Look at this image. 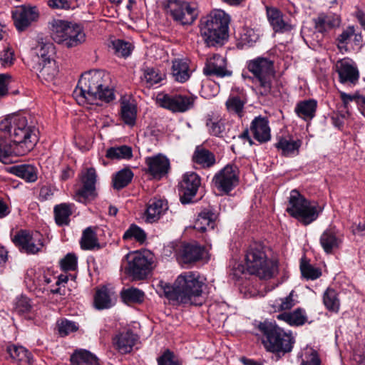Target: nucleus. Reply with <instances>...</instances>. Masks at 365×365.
<instances>
[{"mask_svg":"<svg viewBox=\"0 0 365 365\" xmlns=\"http://www.w3.org/2000/svg\"><path fill=\"white\" fill-rule=\"evenodd\" d=\"M38 130L29 125L26 117L14 114L0 122V161L10 162L11 157L27 154L38 140Z\"/></svg>","mask_w":365,"mask_h":365,"instance_id":"nucleus-1","label":"nucleus"},{"mask_svg":"<svg viewBox=\"0 0 365 365\" xmlns=\"http://www.w3.org/2000/svg\"><path fill=\"white\" fill-rule=\"evenodd\" d=\"M206 284L199 273L185 272L181 273L173 284H166L163 287L165 297L170 301L183 305H201Z\"/></svg>","mask_w":365,"mask_h":365,"instance_id":"nucleus-2","label":"nucleus"},{"mask_svg":"<svg viewBox=\"0 0 365 365\" xmlns=\"http://www.w3.org/2000/svg\"><path fill=\"white\" fill-rule=\"evenodd\" d=\"M103 72L89 71L81 75L74 93L81 101L98 105V101L110 103L115 99L113 91L103 83Z\"/></svg>","mask_w":365,"mask_h":365,"instance_id":"nucleus-3","label":"nucleus"},{"mask_svg":"<svg viewBox=\"0 0 365 365\" xmlns=\"http://www.w3.org/2000/svg\"><path fill=\"white\" fill-rule=\"evenodd\" d=\"M230 16L222 9H213L200 19L201 36L208 47L221 46L228 38Z\"/></svg>","mask_w":365,"mask_h":365,"instance_id":"nucleus-4","label":"nucleus"},{"mask_svg":"<svg viewBox=\"0 0 365 365\" xmlns=\"http://www.w3.org/2000/svg\"><path fill=\"white\" fill-rule=\"evenodd\" d=\"M257 329L262 335V344L267 351L281 358L292 351L294 337L291 333L285 332L275 322L264 320L259 323Z\"/></svg>","mask_w":365,"mask_h":365,"instance_id":"nucleus-5","label":"nucleus"},{"mask_svg":"<svg viewBox=\"0 0 365 365\" xmlns=\"http://www.w3.org/2000/svg\"><path fill=\"white\" fill-rule=\"evenodd\" d=\"M245 263L247 271L260 278L271 279L278 272V261L269 259L260 244L254 243L249 247Z\"/></svg>","mask_w":365,"mask_h":365,"instance_id":"nucleus-6","label":"nucleus"},{"mask_svg":"<svg viewBox=\"0 0 365 365\" xmlns=\"http://www.w3.org/2000/svg\"><path fill=\"white\" fill-rule=\"evenodd\" d=\"M286 212L303 225L307 226L317 220L322 212L317 202L307 199L297 190L290 192Z\"/></svg>","mask_w":365,"mask_h":365,"instance_id":"nucleus-7","label":"nucleus"},{"mask_svg":"<svg viewBox=\"0 0 365 365\" xmlns=\"http://www.w3.org/2000/svg\"><path fill=\"white\" fill-rule=\"evenodd\" d=\"M247 68L259 82V94L279 96V91L272 89V78L274 76V61L265 57H257L247 62Z\"/></svg>","mask_w":365,"mask_h":365,"instance_id":"nucleus-8","label":"nucleus"},{"mask_svg":"<svg viewBox=\"0 0 365 365\" xmlns=\"http://www.w3.org/2000/svg\"><path fill=\"white\" fill-rule=\"evenodd\" d=\"M125 273L134 280L145 279L153 269V255L148 250L137 251L127 256Z\"/></svg>","mask_w":365,"mask_h":365,"instance_id":"nucleus-9","label":"nucleus"},{"mask_svg":"<svg viewBox=\"0 0 365 365\" xmlns=\"http://www.w3.org/2000/svg\"><path fill=\"white\" fill-rule=\"evenodd\" d=\"M167 14L182 25L192 24L198 16L195 4L180 0H167L164 6Z\"/></svg>","mask_w":365,"mask_h":365,"instance_id":"nucleus-10","label":"nucleus"},{"mask_svg":"<svg viewBox=\"0 0 365 365\" xmlns=\"http://www.w3.org/2000/svg\"><path fill=\"white\" fill-rule=\"evenodd\" d=\"M197 96L189 91L164 94L159 98L160 106L173 113H185L194 108Z\"/></svg>","mask_w":365,"mask_h":365,"instance_id":"nucleus-11","label":"nucleus"},{"mask_svg":"<svg viewBox=\"0 0 365 365\" xmlns=\"http://www.w3.org/2000/svg\"><path fill=\"white\" fill-rule=\"evenodd\" d=\"M12 242L19 251L27 255H36L44 246V239L39 232L20 230L12 237Z\"/></svg>","mask_w":365,"mask_h":365,"instance_id":"nucleus-12","label":"nucleus"},{"mask_svg":"<svg viewBox=\"0 0 365 365\" xmlns=\"http://www.w3.org/2000/svg\"><path fill=\"white\" fill-rule=\"evenodd\" d=\"M239 173L236 165L227 164L214 175L212 182L218 191L228 195L239 183Z\"/></svg>","mask_w":365,"mask_h":365,"instance_id":"nucleus-13","label":"nucleus"},{"mask_svg":"<svg viewBox=\"0 0 365 365\" xmlns=\"http://www.w3.org/2000/svg\"><path fill=\"white\" fill-rule=\"evenodd\" d=\"M201 185V178L195 172H187L183 174L178 185L180 201L182 205L195 202V197Z\"/></svg>","mask_w":365,"mask_h":365,"instance_id":"nucleus-14","label":"nucleus"},{"mask_svg":"<svg viewBox=\"0 0 365 365\" xmlns=\"http://www.w3.org/2000/svg\"><path fill=\"white\" fill-rule=\"evenodd\" d=\"M39 12L36 6L22 5L12 11L14 24L19 32L26 31L33 22L37 21Z\"/></svg>","mask_w":365,"mask_h":365,"instance_id":"nucleus-15","label":"nucleus"},{"mask_svg":"<svg viewBox=\"0 0 365 365\" xmlns=\"http://www.w3.org/2000/svg\"><path fill=\"white\" fill-rule=\"evenodd\" d=\"M205 247L197 242L182 243L177 250L178 260L182 264H193L201 260Z\"/></svg>","mask_w":365,"mask_h":365,"instance_id":"nucleus-16","label":"nucleus"},{"mask_svg":"<svg viewBox=\"0 0 365 365\" xmlns=\"http://www.w3.org/2000/svg\"><path fill=\"white\" fill-rule=\"evenodd\" d=\"M145 162L148 166L146 173L155 179H160L165 176L170 168L169 159L162 154L147 157Z\"/></svg>","mask_w":365,"mask_h":365,"instance_id":"nucleus-17","label":"nucleus"},{"mask_svg":"<svg viewBox=\"0 0 365 365\" xmlns=\"http://www.w3.org/2000/svg\"><path fill=\"white\" fill-rule=\"evenodd\" d=\"M335 71L338 73L341 83L355 86L358 83L359 71L349 60L338 61L335 65Z\"/></svg>","mask_w":365,"mask_h":365,"instance_id":"nucleus-18","label":"nucleus"},{"mask_svg":"<svg viewBox=\"0 0 365 365\" xmlns=\"http://www.w3.org/2000/svg\"><path fill=\"white\" fill-rule=\"evenodd\" d=\"M138 339L131 329L119 331L113 338V346L120 354H126L132 351Z\"/></svg>","mask_w":365,"mask_h":365,"instance_id":"nucleus-19","label":"nucleus"},{"mask_svg":"<svg viewBox=\"0 0 365 365\" xmlns=\"http://www.w3.org/2000/svg\"><path fill=\"white\" fill-rule=\"evenodd\" d=\"M266 14L268 22L275 33L283 34L293 29V26L284 19V14L279 9L267 7Z\"/></svg>","mask_w":365,"mask_h":365,"instance_id":"nucleus-20","label":"nucleus"},{"mask_svg":"<svg viewBox=\"0 0 365 365\" xmlns=\"http://www.w3.org/2000/svg\"><path fill=\"white\" fill-rule=\"evenodd\" d=\"M250 130L254 138L259 143H264L271 139V130L266 117H255L250 125Z\"/></svg>","mask_w":365,"mask_h":365,"instance_id":"nucleus-21","label":"nucleus"},{"mask_svg":"<svg viewBox=\"0 0 365 365\" xmlns=\"http://www.w3.org/2000/svg\"><path fill=\"white\" fill-rule=\"evenodd\" d=\"M168 209L167 201L157 198L150 199L144 213L145 222L147 223L158 222Z\"/></svg>","mask_w":365,"mask_h":365,"instance_id":"nucleus-22","label":"nucleus"},{"mask_svg":"<svg viewBox=\"0 0 365 365\" xmlns=\"http://www.w3.org/2000/svg\"><path fill=\"white\" fill-rule=\"evenodd\" d=\"M301 140H296L291 138H287L283 136L278 137L277 142L274 144V148L281 152V155L287 158H292L297 155L299 148L302 146Z\"/></svg>","mask_w":365,"mask_h":365,"instance_id":"nucleus-23","label":"nucleus"},{"mask_svg":"<svg viewBox=\"0 0 365 365\" xmlns=\"http://www.w3.org/2000/svg\"><path fill=\"white\" fill-rule=\"evenodd\" d=\"M319 242L325 253L331 254L334 250L339 248L341 240L334 227H329L321 235Z\"/></svg>","mask_w":365,"mask_h":365,"instance_id":"nucleus-24","label":"nucleus"},{"mask_svg":"<svg viewBox=\"0 0 365 365\" xmlns=\"http://www.w3.org/2000/svg\"><path fill=\"white\" fill-rule=\"evenodd\" d=\"M73 24L68 21L53 19L49 22L52 39L58 44L63 43L67 31L70 30Z\"/></svg>","mask_w":365,"mask_h":365,"instance_id":"nucleus-25","label":"nucleus"},{"mask_svg":"<svg viewBox=\"0 0 365 365\" xmlns=\"http://www.w3.org/2000/svg\"><path fill=\"white\" fill-rule=\"evenodd\" d=\"M215 61H220L222 63L225 62V59L220 55H214L212 58L207 61L203 68V73L205 76H215L217 77L223 78L232 75V71L227 70L225 65H218Z\"/></svg>","mask_w":365,"mask_h":365,"instance_id":"nucleus-26","label":"nucleus"},{"mask_svg":"<svg viewBox=\"0 0 365 365\" xmlns=\"http://www.w3.org/2000/svg\"><path fill=\"white\" fill-rule=\"evenodd\" d=\"M317 108V100L309 98L297 102L294 108V112L299 118L307 121L315 117Z\"/></svg>","mask_w":365,"mask_h":365,"instance_id":"nucleus-27","label":"nucleus"},{"mask_svg":"<svg viewBox=\"0 0 365 365\" xmlns=\"http://www.w3.org/2000/svg\"><path fill=\"white\" fill-rule=\"evenodd\" d=\"M217 218V215L215 212L212 209L205 208L198 214L194 228L200 232H205L207 228L213 230Z\"/></svg>","mask_w":365,"mask_h":365,"instance_id":"nucleus-28","label":"nucleus"},{"mask_svg":"<svg viewBox=\"0 0 365 365\" xmlns=\"http://www.w3.org/2000/svg\"><path fill=\"white\" fill-rule=\"evenodd\" d=\"M74 207V204L66 202L54 206V219L58 226L63 227L69 225L71 221L70 217L73 214V209Z\"/></svg>","mask_w":365,"mask_h":365,"instance_id":"nucleus-29","label":"nucleus"},{"mask_svg":"<svg viewBox=\"0 0 365 365\" xmlns=\"http://www.w3.org/2000/svg\"><path fill=\"white\" fill-rule=\"evenodd\" d=\"M172 76L175 81L186 82L191 76L189 63L186 59H175L173 61Z\"/></svg>","mask_w":365,"mask_h":365,"instance_id":"nucleus-30","label":"nucleus"},{"mask_svg":"<svg viewBox=\"0 0 365 365\" xmlns=\"http://www.w3.org/2000/svg\"><path fill=\"white\" fill-rule=\"evenodd\" d=\"M93 306L97 310L108 309L113 306L110 290L106 285L96 289L93 297Z\"/></svg>","mask_w":365,"mask_h":365,"instance_id":"nucleus-31","label":"nucleus"},{"mask_svg":"<svg viewBox=\"0 0 365 365\" xmlns=\"http://www.w3.org/2000/svg\"><path fill=\"white\" fill-rule=\"evenodd\" d=\"M6 351L9 356L14 361L28 364L32 363V354L22 346L11 344L6 346Z\"/></svg>","mask_w":365,"mask_h":365,"instance_id":"nucleus-32","label":"nucleus"},{"mask_svg":"<svg viewBox=\"0 0 365 365\" xmlns=\"http://www.w3.org/2000/svg\"><path fill=\"white\" fill-rule=\"evenodd\" d=\"M85 40L86 34L83 27L80 24L74 23L70 30L67 31L65 41L62 43L65 44L68 48H71L80 45Z\"/></svg>","mask_w":365,"mask_h":365,"instance_id":"nucleus-33","label":"nucleus"},{"mask_svg":"<svg viewBox=\"0 0 365 365\" xmlns=\"http://www.w3.org/2000/svg\"><path fill=\"white\" fill-rule=\"evenodd\" d=\"M10 173L28 182H34L38 178L36 168L29 164L14 165L10 168Z\"/></svg>","mask_w":365,"mask_h":365,"instance_id":"nucleus-34","label":"nucleus"},{"mask_svg":"<svg viewBox=\"0 0 365 365\" xmlns=\"http://www.w3.org/2000/svg\"><path fill=\"white\" fill-rule=\"evenodd\" d=\"M134 174L129 168H125L116 172L112 176V185L114 190H120L127 187L132 181Z\"/></svg>","mask_w":365,"mask_h":365,"instance_id":"nucleus-35","label":"nucleus"},{"mask_svg":"<svg viewBox=\"0 0 365 365\" xmlns=\"http://www.w3.org/2000/svg\"><path fill=\"white\" fill-rule=\"evenodd\" d=\"M120 298L128 305L131 304H140L145 301V294L143 291L132 287L123 289L120 292Z\"/></svg>","mask_w":365,"mask_h":365,"instance_id":"nucleus-36","label":"nucleus"},{"mask_svg":"<svg viewBox=\"0 0 365 365\" xmlns=\"http://www.w3.org/2000/svg\"><path fill=\"white\" fill-rule=\"evenodd\" d=\"M192 160L203 168H210L215 163V157L209 150L197 147L192 156Z\"/></svg>","mask_w":365,"mask_h":365,"instance_id":"nucleus-37","label":"nucleus"},{"mask_svg":"<svg viewBox=\"0 0 365 365\" xmlns=\"http://www.w3.org/2000/svg\"><path fill=\"white\" fill-rule=\"evenodd\" d=\"M277 319L284 320L290 326H302L307 321L303 309L297 308L293 312H284L277 316Z\"/></svg>","mask_w":365,"mask_h":365,"instance_id":"nucleus-38","label":"nucleus"},{"mask_svg":"<svg viewBox=\"0 0 365 365\" xmlns=\"http://www.w3.org/2000/svg\"><path fill=\"white\" fill-rule=\"evenodd\" d=\"M80 245L81 249L84 250H99L101 248L96 234L91 227H88L83 231Z\"/></svg>","mask_w":365,"mask_h":365,"instance_id":"nucleus-39","label":"nucleus"},{"mask_svg":"<svg viewBox=\"0 0 365 365\" xmlns=\"http://www.w3.org/2000/svg\"><path fill=\"white\" fill-rule=\"evenodd\" d=\"M70 361L72 365H100L96 356L87 350L76 352Z\"/></svg>","mask_w":365,"mask_h":365,"instance_id":"nucleus-40","label":"nucleus"},{"mask_svg":"<svg viewBox=\"0 0 365 365\" xmlns=\"http://www.w3.org/2000/svg\"><path fill=\"white\" fill-rule=\"evenodd\" d=\"M106 157L110 160H130L133 158V150L126 145L110 147L107 149Z\"/></svg>","mask_w":365,"mask_h":365,"instance_id":"nucleus-41","label":"nucleus"},{"mask_svg":"<svg viewBox=\"0 0 365 365\" xmlns=\"http://www.w3.org/2000/svg\"><path fill=\"white\" fill-rule=\"evenodd\" d=\"M120 117L125 124L133 126L136 123V106L130 102L123 101L120 107Z\"/></svg>","mask_w":365,"mask_h":365,"instance_id":"nucleus-42","label":"nucleus"},{"mask_svg":"<svg viewBox=\"0 0 365 365\" xmlns=\"http://www.w3.org/2000/svg\"><path fill=\"white\" fill-rule=\"evenodd\" d=\"M32 305L29 298L24 295L16 297L14 304V312L19 316L24 317L26 319H32L31 316Z\"/></svg>","mask_w":365,"mask_h":365,"instance_id":"nucleus-43","label":"nucleus"},{"mask_svg":"<svg viewBox=\"0 0 365 365\" xmlns=\"http://www.w3.org/2000/svg\"><path fill=\"white\" fill-rule=\"evenodd\" d=\"M122 239L124 241L135 240L136 242L142 245L147 239V234L141 227L133 223L124 232Z\"/></svg>","mask_w":365,"mask_h":365,"instance_id":"nucleus-44","label":"nucleus"},{"mask_svg":"<svg viewBox=\"0 0 365 365\" xmlns=\"http://www.w3.org/2000/svg\"><path fill=\"white\" fill-rule=\"evenodd\" d=\"M40 77H42L47 81H52L58 73V69L56 66L55 60H48L45 62H38V68Z\"/></svg>","mask_w":365,"mask_h":365,"instance_id":"nucleus-45","label":"nucleus"},{"mask_svg":"<svg viewBox=\"0 0 365 365\" xmlns=\"http://www.w3.org/2000/svg\"><path fill=\"white\" fill-rule=\"evenodd\" d=\"M299 268L302 277L307 280H315L322 276L321 269L314 267L304 258L301 259Z\"/></svg>","mask_w":365,"mask_h":365,"instance_id":"nucleus-46","label":"nucleus"},{"mask_svg":"<svg viewBox=\"0 0 365 365\" xmlns=\"http://www.w3.org/2000/svg\"><path fill=\"white\" fill-rule=\"evenodd\" d=\"M206 126L208 128V133L213 136L222 138V133L225 130V123L222 119L208 116L206 119Z\"/></svg>","mask_w":365,"mask_h":365,"instance_id":"nucleus-47","label":"nucleus"},{"mask_svg":"<svg viewBox=\"0 0 365 365\" xmlns=\"http://www.w3.org/2000/svg\"><path fill=\"white\" fill-rule=\"evenodd\" d=\"M323 303L325 307L331 312H337L339 309V299L336 291L328 288L323 295Z\"/></svg>","mask_w":365,"mask_h":365,"instance_id":"nucleus-48","label":"nucleus"},{"mask_svg":"<svg viewBox=\"0 0 365 365\" xmlns=\"http://www.w3.org/2000/svg\"><path fill=\"white\" fill-rule=\"evenodd\" d=\"M339 94L345 108H348V105L350 102L355 101L359 106L361 113L365 116V96H360L357 93L351 95L342 91L339 92Z\"/></svg>","mask_w":365,"mask_h":365,"instance_id":"nucleus-49","label":"nucleus"},{"mask_svg":"<svg viewBox=\"0 0 365 365\" xmlns=\"http://www.w3.org/2000/svg\"><path fill=\"white\" fill-rule=\"evenodd\" d=\"M315 29L322 34L326 33L335 27L336 23L331 16L321 14L314 19Z\"/></svg>","mask_w":365,"mask_h":365,"instance_id":"nucleus-50","label":"nucleus"},{"mask_svg":"<svg viewBox=\"0 0 365 365\" xmlns=\"http://www.w3.org/2000/svg\"><path fill=\"white\" fill-rule=\"evenodd\" d=\"M164 76L158 68L153 67H146L143 72V77L147 87H152L160 83L163 80Z\"/></svg>","mask_w":365,"mask_h":365,"instance_id":"nucleus-51","label":"nucleus"},{"mask_svg":"<svg viewBox=\"0 0 365 365\" xmlns=\"http://www.w3.org/2000/svg\"><path fill=\"white\" fill-rule=\"evenodd\" d=\"M113 48L117 56L126 58L131 54L133 46L124 40L116 39L112 41Z\"/></svg>","mask_w":365,"mask_h":365,"instance_id":"nucleus-52","label":"nucleus"},{"mask_svg":"<svg viewBox=\"0 0 365 365\" xmlns=\"http://www.w3.org/2000/svg\"><path fill=\"white\" fill-rule=\"evenodd\" d=\"M96 196V190L82 185V187L76 190L74 199L83 204H86L91 199Z\"/></svg>","mask_w":365,"mask_h":365,"instance_id":"nucleus-53","label":"nucleus"},{"mask_svg":"<svg viewBox=\"0 0 365 365\" xmlns=\"http://www.w3.org/2000/svg\"><path fill=\"white\" fill-rule=\"evenodd\" d=\"M57 326L58 333L61 336H67L78 329V324L76 322L66 319L58 322Z\"/></svg>","mask_w":365,"mask_h":365,"instance_id":"nucleus-54","label":"nucleus"},{"mask_svg":"<svg viewBox=\"0 0 365 365\" xmlns=\"http://www.w3.org/2000/svg\"><path fill=\"white\" fill-rule=\"evenodd\" d=\"M60 266L63 271H74L78 267V258L74 253H68L60 261Z\"/></svg>","mask_w":365,"mask_h":365,"instance_id":"nucleus-55","label":"nucleus"},{"mask_svg":"<svg viewBox=\"0 0 365 365\" xmlns=\"http://www.w3.org/2000/svg\"><path fill=\"white\" fill-rule=\"evenodd\" d=\"M158 365H181L174 352L166 349L158 359Z\"/></svg>","mask_w":365,"mask_h":365,"instance_id":"nucleus-56","label":"nucleus"},{"mask_svg":"<svg viewBox=\"0 0 365 365\" xmlns=\"http://www.w3.org/2000/svg\"><path fill=\"white\" fill-rule=\"evenodd\" d=\"M97 180V174L94 168H89L86 170L85 174L81 178L82 185L88 186L96 190V183Z\"/></svg>","mask_w":365,"mask_h":365,"instance_id":"nucleus-57","label":"nucleus"},{"mask_svg":"<svg viewBox=\"0 0 365 365\" xmlns=\"http://www.w3.org/2000/svg\"><path fill=\"white\" fill-rule=\"evenodd\" d=\"M51 282V275L48 273L46 274L44 271L42 270H38V272H35L33 278V283L36 287L41 289L42 286L48 284Z\"/></svg>","mask_w":365,"mask_h":365,"instance_id":"nucleus-58","label":"nucleus"},{"mask_svg":"<svg viewBox=\"0 0 365 365\" xmlns=\"http://www.w3.org/2000/svg\"><path fill=\"white\" fill-rule=\"evenodd\" d=\"M53 50L54 47L52 43H42L40 45L38 52V56L41 57L39 62L47 61V58L48 60H53L52 58Z\"/></svg>","mask_w":365,"mask_h":365,"instance_id":"nucleus-59","label":"nucleus"},{"mask_svg":"<svg viewBox=\"0 0 365 365\" xmlns=\"http://www.w3.org/2000/svg\"><path fill=\"white\" fill-rule=\"evenodd\" d=\"M0 61L4 67L11 66L15 61L14 51L10 47H6L1 53Z\"/></svg>","mask_w":365,"mask_h":365,"instance_id":"nucleus-60","label":"nucleus"},{"mask_svg":"<svg viewBox=\"0 0 365 365\" xmlns=\"http://www.w3.org/2000/svg\"><path fill=\"white\" fill-rule=\"evenodd\" d=\"M228 109L235 110L236 113H240L244 107V102L239 96L230 97L226 102Z\"/></svg>","mask_w":365,"mask_h":365,"instance_id":"nucleus-61","label":"nucleus"},{"mask_svg":"<svg viewBox=\"0 0 365 365\" xmlns=\"http://www.w3.org/2000/svg\"><path fill=\"white\" fill-rule=\"evenodd\" d=\"M53 195V192L51 185H42L40 187L38 200L41 202H43V201L48 200L51 199Z\"/></svg>","mask_w":365,"mask_h":365,"instance_id":"nucleus-62","label":"nucleus"},{"mask_svg":"<svg viewBox=\"0 0 365 365\" xmlns=\"http://www.w3.org/2000/svg\"><path fill=\"white\" fill-rule=\"evenodd\" d=\"M354 27L349 26L346 30H344L337 38V41L339 43L344 44L348 43L350 38L354 35Z\"/></svg>","mask_w":365,"mask_h":365,"instance_id":"nucleus-63","label":"nucleus"},{"mask_svg":"<svg viewBox=\"0 0 365 365\" xmlns=\"http://www.w3.org/2000/svg\"><path fill=\"white\" fill-rule=\"evenodd\" d=\"M48 5L56 9H69L71 2L68 0H48Z\"/></svg>","mask_w":365,"mask_h":365,"instance_id":"nucleus-64","label":"nucleus"}]
</instances>
